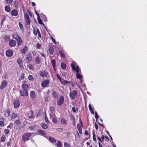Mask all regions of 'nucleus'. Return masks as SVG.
<instances>
[{
	"label": "nucleus",
	"mask_w": 147,
	"mask_h": 147,
	"mask_svg": "<svg viewBox=\"0 0 147 147\" xmlns=\"http://www.w3.org/2000/svg\"><path fill=\"white\" fill-rule=\"evenodd\" d=\"M5 10L7 12H9L10 11V8L8 6H6L5 7Z\"/></svg>",
	"instance_id": "4c0bfd02"
},
{
	"label": "nucleus",
	"mask_w": 147,
	"mask_h": 147,
	"mask_svg": "<svg viewBox=\"0 0 147 147\" xmlns=\"http://www.w3.org/2000/svg\"><path fill=\"white\" fill-rule=\"evenodd\" d=\"M57 78H58V79H59V80H60V81L61 82V78L60 77L59 74H57Z\"/></svg>",
	"instance_id": "338daca9"
},
{
	"label": "nucleus",
	"mask_w": 147,
	"mask_h": 147,
	"mask_svg": "<svg viewBox=\"0 0 147 147\" xmlns=\"http://www.w3.org/2000/svg\"><path fill=\"white\" fill-rule=\"evenodd\" d=\"M16 42L15 40L12 39L9 42V45L11 47H14L16 46Z\"/></svg>",
	"instance_id": "423d86ee"
},
{
	"label": "nucleus",
	"mask_w": 147,
	"mask_h": 147,
	"mask_svg": "<svg viewBox=\"0 0 147 147\" xmlns=\"http://www.w3.org/2000/svg\"><path fill=\"white\" fill-rule=\"evenodd\" d=\"M40 126L44 129H46L48 128V126L45 123H42L40 124Z\"/></svg>",
	"instance_id": "c756f323"
},
{
	"label": "nucleus",
	"mask_w": 147,
	"mask_h": 147,
	"mask_svg": "<svg viewBox=\"0 0 147 147\" xmlns=\"http://www.w3.org/2000/svg\"><path fill=\"white\" fill-rule=\"evenodd\" d=\"M24 74L23 73H22L21 75L20 76V77L19 78V80L21 81L22 80H23L24 79Z\"/></svg>",
	"instance_id": "e433bc0d"
},
{
	"label": "nucleus",
	"mask_w": 147,
	"mask_h": 147,
	"mask_svg": "<svg viewBox=\"0 0 147 147\" xmlns=\"http://www.w3.org/2000/svg\"><path fill=\"white\" fill-rule=\"evenodd\" d=\"M27 24L28 25H30V18L25 20Z\"/></svg>",
	"instance_id": "3c124183"
},
{
	"label": "nucleus",
	"mask_w": 147,
	"mask_h": 147,
	"mask_svg": "<svg viewBox=\"0 0 147 147\" xmlns=\"http://www.w3.org/2000/svg\"><path fill=\"white\" fill-rule=\"evenodd\" d=\"M5 136H2L1 138V141L2 142H4L5 141Z\"/></svg>",
	"instance_id": "680f3d73"
},
{
	"label": "nucleus",
	"mask_w": 147,
	"mask_h": 147,
	"mask_svg": "<svg viewBox=\"0 0 147 147\" xmlns=\"http://www.w3.org/2000/svg\"><path fill=\"white\" fill-rule=\"evenodd\" d=\"M52 122L53 123H54L55 124H56L57 123V120L56 118H54V117H53V118H52Z\"/></svg>",
	"instance_id": "49530a36"
},
{
	"label": "nucleus",
	"mask_w": 147,
	"mask_h": 147,
	"mask_svg": "<svg viewBox=\"0 0 147 147\" xmlns=\"http://www.w3.org/2000/svg\"><path fill=\"white\" fill-rule=\"evenodd\" d=\"M36 46L37 47L38 49H40L41 47V46L40 45L39 43H37V44Z\"/></svg>",
	"instance_id": "774afa93"
},
{
	"label": "nucleus",
	"mask_w": 147,
	"mask_h": 147,
	"mask_svg": "<svg viewBox=\"0 0 147 147\" xmlns=\"http://www.w3.org/2000/svg\"><path fill=\"white\" fill-rule=\"evenodd\" d=\"M76 77L78 79L80 80V82H82V78H83V76L80 74V73L77 74Z\"/></svg>",
	"instance_id": "aec40b11"
},
{
	"label": "nucleus",
	"mask_w": 147,
	"mask_h": 147,
	"mask_svg": "<svg viewBox=\"0 0 147 147\" xmlns=\"http://www.w3.org/2000/svg\"><path fill=\"white\" fill-rule=\"evenodd\" d=\"M29 69L33 70L34 69V65L32 64H29L27 65Z\"/></svg>",
	"instance_id": "72a5a7b5"
},
{
	"label": "nucleus",
	"mask_w": 147,
	"mask_h": 147,
	"mask_svg": "<svg viewBox=\"0 0 147 147\" xmlns=\"http://www.w3.org/2000/svg\"><path fill=\"white\" fill-rule=\"evenodd\" d=\"M28 116L30 118H33L34 117V115L33 113V112L32 111H30L28 113Z\"/></svg>",
	"instance_id": "f3484780"
},
{
	"label": "nucleus",
	"mask_w": 147,
	"mask_h": 147,
	"mask_svg": "<svg viewBox=\"0 0 147 147\" xmlns=\"http://www.w3.org/2000/svg\"><path fill=\"white\" fill-rule=\"evenodd\" d=\"M35 128L36 126H31L29 127V129L30 130L32 131L35 129Z\"/></svg>",
	"instance_id": "8fccbe9b"
},
{
	"label": "nucleus",
	"mask_w": 147,
	"mask_h": 147,
	"mask_svg": "<svg viewBox=\"0 0 147 147\" xmlns=\"http://www.w3.org/2000/svg\"><path fill=\"white\" fill-rule=\"evenodd\" d=\"M93 139L94 141H96V135L94 132L93 133Z\"/></svg>",
	"instance_id": "4d7b16f0"
},
{
	"label": "nucleus",
	"mask_w": 147,
	"mask_h": 147,
	"mask_svg": "<svg viewBox=\"0 0 147 147\" xmlns=\"http://www.w3.org/2000/svg\"><path fill=\"white\" fill-rule=\"evenodd\" d=\"M20 37V36L18 34H16L14 35L13 36V38L15 39L16 40H17L18 38H19Z\"/></svg>",
	"instance_id": "37998d69"
},
{
	"label": "nucleus",
	"mask_w": 147,
	"mask_h": 147,
	"mask_svg": "<svg viewBox=\"0 0 147 147\" xmlns=\"http://www.w3.org/2000/svg\"><path fill=\"white\" fill-rule=\"evenodd\" d=\"M13 0H6L5 1L7 2L6 4H7V3L9 4H11L13 2Z\"/></svg>",
	"instance_id": "13d9d810"
},
{
	"label": "nucleus",
	"mask_w": 147,
	"mask_h": 147,
	"mask_svg": "<svg viewBox=\"0 0 147 147\" xmlns=\"http://www.w3.org/2000/svg\"><path fill=\"white\" fill-rule=\"evenodd\" d=\"M62 144L61 142L60 141H58L57 144V147H61Z\"/></svg>",
	"instance_id": "a19ab883"
},
{
	"label": "nucleus",
	"mask_w": 147,
	"mask_h": 147,
	"mask_svg": "<svg viewBox=\"0 0 147 147\" xmlns=\"http://www.w3.org/2000/svg\"><path fill=\"white\" fill-rule=\"evenodd\" d=\"M22 89L24 90H28L29 87L27 84H22Z\"/></svg>",
	"instance_id": "6ab92c4d"
},
{
	"label": "nucleus",
	"mask_w": 147,
	"mask_h": 147,
	"mask_svg": "<svg viewBox=\"0 0 147 147\" xmlns=\"http://www.w3.org/2000/svg\"><path fill=\"white\" fill-rule=\"evenodd\" d=\"M49 140L52 143L54 142H56V140L55 139L52 137H49Z\"/></svg>",
	"instance_id": "c9c22d12"
},
{
	"label": "nucleus",
	"mask_w": 147,
	"mask_h": 147,
	"mask_svg": "<svg viewBox=\"0 0 147 147\" xmlns=\"http://www.w3.org/2000/svg\"><path fill=\"white\" fill-rule=\"evenodd\" d=\"M10 114V111L9 110H7L4 112V115L5 117H8Z\"/></svg>",
	"instance_id": "a878e982"
},
{
	"label": "nucleus",
	"mask_w": 147,
	"mask_h": 147,
	"mask_svg": "<svg viewBox=\"0 0 147 147\" xmlns=\"http://www.w3.org/2000/svg\"><path fill=\"white\" fill-rule=\"evenodd\" d=\"M61 82L62 84L65 85L67 84L71 83V82H68L66 80H64L63 82L61 81Z\"/></svg>",
	"instance_id": "cd10ccee"
},
{
	"label": "nucleus",
	"mask_w": 147,
	"mask_h": 147,
	"mask_svg": "<svg viewBox=\"0 0 147 147\" xmlns=\"http://www.w3.org/2000/svg\"><path fill=\"white\" fill-rule=\"evenodd\" d=\"M19 27H20V29L21 30H23L24 28H23V26L22 24H21V23L20 22H19Z\"/></svg>",
	"instance_id": "5fc2aeb1"
},
{
	"label": "nucleus",
	"mask_w": 147,
	"mask_h": 147,
	"mask_svg": "<svg viewBox=\"0 0 147 147\" xmlns=\"http://www.w3.org/2000/svg\"><path fill=\"white\" fill-rule=\"evenodd\" d=\"M64 101V97L63 96H61L57 101V104L59 106L62 105Z\"/></svg>",
	"instance_id": "7ed1b4c3"
},
{
	"label": "nucleus",
	"mask_w": 147,
	"mask_h": 147,
	"mask_svg": "<svg viewBox=\"0 0 147 147\" xmlns=\"http://www.w3.org/2000/svg\"><path fill=\"white\" fill-rule=\"evenodd\" d=\"M54 52V49L52 46H51L48 49L47 52L49 53L51 55H52Z\"/></svg>",
	"instance_id": "ddd939ff"
},
{
	"label": "nucleus",
	"mask_w": 147,
	"mask_h": 147,
	"mask_svg": "<svg viewBox=\"0 0 147 147\" xmlns=\"http://www.w3.org/2000/svg\"><path fill=\"white\" fill-rule=\"evenodd\" d=\"M61 68L63 69H65L66 68V65L64 63H61Z\"/></svg>",
	"instance_id": "c03bdc74"
},
{
	"label": "nucleus",
	"mask_w": 147,
	"mask_h": 147,
	"mask_svg": "<svg viewBox=\"0 0 147 147\" xmlns=\"http://www.w3.org/2000/svg\"><path fill=\"white\" fill-rule=\"evenodd\" d=\"M95 118L96 119V121H97L99 117L97 113V112L96 111L95 112Z\"/></svg>",
	"instance_id": "6e6d98bb"
},
{
	"label": "nucleus",
	"mask_w": 147,
	"mask_h": 147,
	"mask_svg": "<svg viewBox=\"0 0 147 147\" xmlns=\"http://www.w3.org/2000/svg\"><path fill=\"white\" fill-rule=\"evenodd\" d=\"M52 95L55 98H56L58 97L59 94L55 91H54L52 93Z\"/></svg>",
	"instance_id": "5701e85b"
},
{
	"label": "nucleus",
	"mask_w": 147,
	"mask_h": 147,
	"mask_svg": "<svg viewBox=\"0 0 147 147\" xmlns=\"http://www.w3.org/2000/svg\"><path fill=\"white\" fill-rule=\"evenodd\" d=\"M11 119H13L17 116V115L15 113L13 112L11 113Z\"/></svg>",
	"instance_id": "c85d7f7f"
},
{
	"label": "nucleus",
	"mask_w": 147,
	"mask_h": 147,
	"mask_svg": "<svg viewBox=\"0 0 147 147\" xmlns=\"http://www.w3.org/2000/svg\"><path fill=\"white\" fill-rule=\"evenodd\" d=\"M13 5L16 9H18L19 7L18 2L17 1H14Z\"/></svg>",
	"instance_id": "7c9ffc66"
},
{
	"label": "nucleus",
	"mask_w": 147,
	"mask_h": 147,
	"mask_svg": "<svg viewBox=\"0 0 147 147\" xmlns=\"http://www.w3.org/2000/svg\"><path fill=\"white\" fill-rule=\"evenodd\" d=\"M28 78L29 80L33 81L34 80L33 76L31 75H29L28 76Z\"/></svg>",
	"instance_id": "58836bf2"
},
{
	"label": "nucleus",
	"mask_w": 147,
	"mask_h": 147,
	"mask_svg": "<svg viewBox=\"0 0 147 147\" xmlns=\"http://www.w3.org/2000/svg\"><path fill=\"white\" fill-rule=\"evenodd\" d=\"M51 63L53 66V69L55 70V67L56 65V62L55 60H51Z\"/></svg>",
	"instance_id": "2f4dec72"
},
{
	"label": "nucleus",
	"mask_w": 147,
	"mask_h": 147,
	"mask_svg": "<svg viewBox=\"0 0 147 147\" xmlns=\"http://www.w3.org/2000/svg\"><path fill=\"white\" fill-rule=\"evenodd\" d=\"M37 19L38 20V23L41 25H43L44 26V24L40 19V17H37Z\"/></svg>",
	"instance_id": "f704fd0d"
},
{
	"label": "nucleus",
	"mask_w": 147,
	"mask_h": 147,
	"mask_svg": "<svg viewBox=\"0 0 147 147\" xmlns=\"http://www.w3.org/2000/svg\"><path fill=\"white\" fill-rule=\"evenodd\" d=\"M36 30L37 31V33L38 34V36L40 38H41V35L40 34V32L39 31V30L38 29H37Z\"/></svg>",
	"instance_id": "052dcab7"
},
{
	"label": "nucleus",
	"mask_w": 147,
	"mask_h": 147,
	"mask_svg": "<svg viewBox=\"0 0 147 147\" xmlns=\"http://www.w3.org/2000/svg\"><path fill=\"white\" fill-rule=\"evenodd\" d=\"M13 104L15 108H18L20 104V100L18 99H17L14 101Z\"/></svg>",
	"instance_id": "0eeeda50"
},
{
	"label": "nucleus",
	"mask_w": 147,
	"mask_h": 147,
	"mask_svg": "<svg viewBox=\"0 0 147 147\" xmlns=\"http://www.w3.org/2000/svg\"><path fill=\"white\" fill-rule=\"evenodd\" d=\"M89 108L90 111L91 112L92 114H94V112L93 110L92 109V107L91 105H89L88 106Z\"/></svg>",
	"instance_id": "79ce46f5"
},
{
	"label": "nucleus",
	"mask_w": 147,
	"mask_h": 147,
	"mask_svg": "<svg viewBox=\"0 0 147 147\" xmlns=\"http://www.w3.org/2000/svg\"><path fill=\"white\" fill-rule=\"evenodd\" d=\"M30 97L31 100H34L35 97V93L33 91H31L30 94Z\"/></svg>",
	"instance_id": "f8f14e48"
},
{
	"label": "nucleus",
	"mask_w": 147,
	"mask_h": 147,
	"mask_svg": "<svg viewBox=\"0 0 147 147\" xmlns=\"http://www.w3.org/2000/svg\"><path fill=\"white\" fill-rule=\"evenodd\" d=\"M77 92L75 90H73L72 92L69 94V96L71 98L74 99L75 98V96L77 95Z\"/></svg>",
	"instance_id": "39448f33"
},
{
	"label": "nucleus",
	"mask_w": 147,
	"mask_h": 147,
	"mask_svg": "<svg viewBox=\"0 0 147 147\" xmlns=\"http://www.w3.org/2000/svg\"><path fill=\"white\" fill-rule=\"evenodd\" d=\"M55 110V108L53 106L50 107L49 108L50 111L51 112L54 111Z\"/></svg>",
	"instance_id": "603ef678"
},
{
	"label": "nucleus",
	"mask_w": 147,
	"mask_h": 147,
	"mask_svg": "<svg viewBox=\"0 0 147 147\" xmlns=\"http://www.w3.org/2000/svg\"><path fill=\"white\" fill-rule=\"evenodd\" d=\"M20 95L23 96H28V90H19Z\"/></svg>",
	"instance_id": "f03ea898"
},
{
	"label": "nucleus",
	"mask_w": 147,
	"mask_h": 147,
	"mask_svg": "<svg viewBox=\"0 0 147 147\" xmlns=\"http://www.w3.org/2000/svg\"><path fill=\"white\" fill-rule=\"evenodd\" d=\"M15 123L17 125H20L21 123V122L20 120H17L15 121Z\"/></svg>",
	"instance_id": "864d4df0"
},
{
	"label": "nucleus",
	"mask_w": 147,
	"mask_h": 147,
	"mask_svg": "<svg viewBox=\"0 0 147 147\" xmlns=\"http://www.w3.org/2000/svg\"><path fill=\"white\" fill-rule=\"evenodd\" d=\"M48 74V72L46 70H42L40 71L39 73L40 76L42 77L46 76H47Z\"/></svg>",
	"instance_id": "1a4fd4ad"
},
{
	"label": "nucleus",
	"mask_w": 147,
	"mask_h": 147,
	"mask_svg": "<svg viewBox=\"0 0 147 147\" xmlns=\"http://www.w3.org/2000/svg\"><path fill=\"white\" fill-rule=\"evenodd\" d=\"M36 52L35 51H33L32 52V54L33 57L36 56Z\"/></svg>",
	"instance_id": "69168bd1"
},
{
	"label": "nucleus",
	"mask_w": 147,
	"mask_h": 147,
	"mask_svg": "<svg viewBox=\"0 0 147 147\" xmlns=\"http://www.w3.org/2000/svg\"><path fill=\"white\" fill-rule=\"evenodd\" d=\"M61 122L62 125H65L67 124V121L66 119L65 118H62L61 119Z\"/></svg>",
	"instance_id": "2eb2a0df"
},
{
	"label": "nucleus",
	"mask_w": 147,
	"mask_h": 147,
	"mask_svg": "<svg viewBox=\"0 0 147 147\" xmlns=\"http://www.w3.org/2000/svg\"><path fill=\"white\" fill-rule=\"evenodd\" d=\"M35 62L37 64H39L40 63V59L38 57H36L35 58Z\"/></svg>",
	"instance_id": "393cba45"
},
{
	"label": "nucleus",
	"mask_w": 147,
	"mask_h": 147,
	"mask_svg": "<svg viewBox=\"0 0 147 147\" xmlns=\"http://www.w3.org/2000/svg\"><path fill=\"white\" fill-rule=\"evenodd\" d=\"M64 147H70V146L67 142H65L64 143Z\"/></svg>",
	"instance_id": "e2e57ef3"
},
{
	"label": "nucleus",
	"mask_w": 147,
	"mask_h": 147,
	"mask_svg": "<svg viewBox=\"0 0 147 147\" xmlns=\"http://www.w3.org/2000/svg\"><path fill=\"white\" fill-rule=\"evenodd\" d=\"M28 50V47L26 46H24L23 49L21 50L20 52L22 54H24L26 53Z\"/></svg>",
	"instance_id": "4468645a"
},
{
	"label": "nucleus",
	"mask_w": 147,
	"mask_h": 147,
	"mask_svg": "<svg viewBox=\"0 0 147 147\" xmlns=\"http://www.w3.org/2000/svg\"><path fill=\"white\" fill-rule=\"evenodd\" d=\"M71 67L72 69L73 70H74L76 68V67H75V65H74V64L73 63H71Z\"/></svg>",
	"instance_id": "0e129e2a"
},
{
	"label": "nucleus",
	"mask_w": 147,
	"mask_h": 147,
	"mask_svg": "<svg viewBox=\"0 0 147 147\" xmlns=\"http://www.w3.org/2000/svg\"><path fill=\"white\" fill-rule=\"evenodd\" d=\"M11 14L13 16H16L18 15V12L15 9H13L11 11Z\"/></svg>",
	"instance_id": "a211bd4d"
},
{
	"label": "nucleus",
	"mask_w": 147,
	"mask_h": 147,
	"mask_svg": "<svg viewBox=\"0 0 147 147\" xmlns=\"http://www.w3.org/2000/svg\"><path fill=\"white\" fill-rule=\"evenodd\" d=\"M5 124L4 122L3 121H0V126L3 127L4 126Z\"/></svg>",
	"instance_id": "bf43d9fd"
},
{
	"label": "nucleus",
	"mask_w": 147,
	"mask_h": 147,
	"mask_svg": "<svg viewBox=\"0 0 147 147\" xmlns=\"http://www.w3.org/2000/svg\"><path fill=\"white\" fill-rule=\"evenodd\" d=\"M13 127V123H10L7 126V128H12Z\"/></svg>",
	"instance_id": "de8ad7c7"
},
{
	"label": "nucleus",
	"mask_w": 147,
	"mask_h": 147,
	"mask_svg": "<svg viewBox=\"0 0 147 147\" xmlns=\"http://www.w3.org/2000/svg\"><path fill=\"white\" fill-rule=\"evenodd\" d=\"M17 62L18 63L19 66H21L22 65V61L21 58H18L17 60Z\"/></svg>",
	"instance_id": "4be33fe9"
},
{
	"label": "nucleus",
	"mask_w": 147,
	"mask_h": 147,
	"mask_svg": "<svg viewBox=\"0 0 147 147\" xmlns=\"http://www.w3.org/2000/svg\"><path fill=\"white\" fill-rule=\"evenodd\" d=\"M49 83V81L46 80L43 81L41 83V86L43 88L47 87Z\"/></svg>",
	"instance_id": "6e6552de"
},
{
	"label": "nucleus",
	"mask_w": 147,
	"mask_h": 147,
	"mask_svg": "<svg viewBox=\"0 0 147 147\" xmlns=\"http://www.w3.org/2000/svg\"><path fill=\"white\" fill-rule=\"evenodd\" d=\"M10 131L9 130L7 129H5L4 130V132L5 134L7 135L9 134Z\"/></svg>",
	"instance_id": "09e8293b"
},
{
	"label": "nucleus",
	"mask_w": 147,
	"mask_h": 147,
	"mask_svg": "<svg viewBox=\"0 0 147 147\" xmlns=\"http://www.w3.org/2000/svg\"><path fill=\"white\" fill-rule=\"evenodd\" d=\"M77 129H78L79 133L81 134H82V130L81 127L80 125L79 124H78L77 125Z\"/></svg>",
	"instance_id": "b1692460"
},
{
	"label": "nucleus",
	"mask_w": 147,
	"mask_h": 147,
	"mask_svg": "<svg viewBox=\"0 0 147 147\" xmlns=\"http://www.w3.org/2000/svg\"><path fill=\"white\" fill-rule=\"evenodd\" d=\"M75 70L76 72V74H80L79 71L80 70V69L79 68V67L78 65H77L76 66V68L74 70Z\"/></svg>",
	"instance_id": "473e14b6"
},
{
	"label": "nucleus",
	"mask_w": 147,
	"mask_h": 147,
	"mask_svg": "<svg viewBox=\"0 0 147 147\" xmlns=\"http://www.w3.org/2000/svg\"><path fill=\"white\" fill-rule=\"evenodd\" d=\"M13 54V53L12 51L9 49L6 52V55L7 57H12Z\"/></svg>",
	"instance_id": "9d476101"
},
{
	"label": "nucleus",
	"mask_w": 147,
	"mask_h": 147,
	"mask_svg": "<svg viewBox=\"0 0 147 147\" xmlns=\"http://www.w3.org/2000/svg\"><path fill=\"white\" fill-rule=\"evenodd\" d=\"M16 40L18 42V45H20L22 43V40L20 37Z\"/></svg>",
	"instance_id": "bb28decb"
},
{
	"label": "nucleus",
	"mask_w": 147,
	"mask_h": 147,
	"mask_svg": "<svg viewBox=\"0 0 147 147\" xmlns=\"http://www.w3.org/2000/svg\"><path fill=\"white\" fill-rule=\"evenodd\" d=\"M59 53L60 55L61 56L63 57V58H65V57L64 53L61 51H59Z\"/></svg>",
	"instance_id": "a18cd8bd"
},
{
	"label": "nucleus",
	"mask_w": 147,
	"mask_h": 147,
	"mask_svg": "<svg viewBox=\"0 0 147 147\" xmlns=\"http://www.w3.org/2000/svg\"><path fill=\"white\" fill-rule=\"evenodd\" d=\"M10 36L7 35H6L3 36V39L4 41L5 42H8L10 39Z\"/></svg>",
	"instance_id": "dca6fc26"
},
{
	"label": "nucleus",
	"mask_w": 147,
	"mask_h": 147,
	"mask_svg": "<svg viewBox=\"0 0 147 147\" xmlns=\"http://www.w3.org/2000/svg\"><path fill=\"white\" fill-rule=\"evenodd\" d=\"M32 134L29 133H26L24 134L22 137V141L25 142L27 140H29V138L31 136Z\"/></svg>",
	"instance_id": "f257e3e1"
},
{
	"label": "nucleus",
	"mask_w": 147,
	"mask_h": 147,
	"mask_svg": "<svg viewBox=\"0 0 147 147\" xmlns=\"http://www.w3.org/2000/svg\"><path fill=\"white\" fill-rule=\"evenodd\" d=\"M32 57L31 55L29 53H28L26 57V63H30L32 60Z\"/></svg>",
	"instance_id": "20e7f679"
},
{
	"label": "nucleus",
	"mask_w": 147,
	"mask_h": 147,
	"mask_svg": "<svg viewBox=\"0 0 147 147\" xmlns=\"http://www.w3.org/2000/svg\"><path fill=\"white\" fill-rule=\"evenodd\" d=\"M24 17L25 20L28 19L30 18L29 16L27 13H25L24 11Z\"/></svg>",
	"instance_id": "ea45409f"
},
{
	"label": "nucleus",
	"mask_w": 147,
	"mask_h": 147,
	"mask_svg": "<svg viewBox=\"0 0 147 147\" xmlns=\"http://www.w3.org/2000/svg\"><path fill=\"white\" fill-rule=\"evenodd\" d=\"M7 82L5 80H3L1 82L0 87V89H3L7 85Z\"/></svg>",
	"instance_id": "9b49d317"
},
{
	"label": "nucleus",
	"mask_w": 147,
	"mask_h": 147,
	"mask_svg": "<svg viewBox=\"0 0 147 147\" xmlns=\"http://www.w3.org/2000/svg\"><path fill=\"white\" fill-rule=\"evenodd\" d=\"M37 132L43 136H45L46 134L44 131L40 129L37 130Z\"/></svg>",
	"instance_id": "412c9836"
}]
</instances>
